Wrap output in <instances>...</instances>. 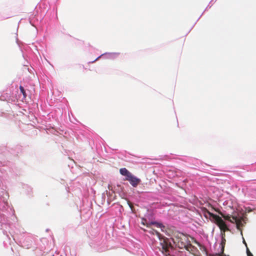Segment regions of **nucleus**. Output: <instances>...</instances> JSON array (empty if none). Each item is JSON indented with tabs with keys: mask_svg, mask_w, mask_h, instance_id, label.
Instances as JSON below:
<instances>
[{
	"mask_svg": "<svg viewBox=\"0 0 256 256\" xmlns=\"http://www.w3.org/2000/svg\"><path fill=\"white\" fill-rule=\"evenodd\" d=\"M174 242L180 248H185L187 250L192 246L188 236L183 233L178 232L173 238Z\"/></svg>",
	"mask_w": 256,
	"mask_h": 256,
	"instance_id": "f257e3e1",
	"label": "nucleus"
},
{
	"mask_svg": "<svg viewBox=\"0 0 256 256\" xmlns=\"http://www.w3.org/2000/svg\"><path fill=\"white\" fill-rule=\"evenodd\" d=\"M214 216L216 218V220L213 222L216 224L220 228V230L223 232L222 233V235L225 236V232L229 230V228L220 217L218 216Z\"/></svg>",
	"mask_w": 256,
	"mask_h": 256,
	"instance_id": "f03ea898",
	"label": "nucleus"
},
{
	"mask_svg": "<svg viewBox=\"0 0 256 256\" xmlns=\"http://www.w3.org/2000/svg\"><path fill=\"white\" fill-rule=\"evenodd\" d=\"M141 223L144 226H146L147 228H150V226H154L156 228H164V226H162V224L154 222H148L146 219L142 218V220Z\"/></svg>",
	"mask_w": 256,
	"mask_h": 256,
	"instance_id": "7ed1b4c3",
	"label": "nucleus"
},
{
	"mask_svg": "<svg viewBox=\"0 0 256 256\" xmlns=\"http://www.w3.org/2000/svg\"><path fill=\"white\" fill-rule=\"evenodd\" d=\"M125 180L130 182V184L136 187L140 182V180L134 176L132 174L128 176V178H126Z\"/></svg>",
	"mask_w": 256,
	"mask_h": 256,
	"instance_id": "20e7f679",
	"label": "nucleus"
},
{
	"mask_svg": "<svg viewBox=\"0 0 256 256\" xmlns=\"http://www.w3.org/2000/svg\"><path fill=\"white\" fill-rule=\"evenodd\" d=\"M204 216L206 218H209L211 222H213L216 220V218H214V216H216V214L210 212L206 209H205V210L204 211Z\"/></svg>",
	"mask_w": 256,
	"mask_h": 256,
	"instance_id": "39448f33",
	"label": "nucleus"
},
{
	"mask_svg": "<svg viewBox=\"0 0 256 256\" xmlns=\"http://www.w3.org/2000/svg\"><path fill=\"white\" fill-rule=\"evenodd\" d=\"M120 174L122 176H126V178H128L132 174L126 168H122L120 170Z\"/></svg>",
	"mask_w": 256,
	"mask_h": 256,
	"instance_id": "423d86ee",
	"label": "nucleus"
},
{
	"mask_svg": "<svg viewBox=\"0 0 256 256\" xmlns=\"http://www.w3.org/2000/svg\"><path fill=\"white\" fill-rule=\"evenodd\" d=\"M225 236L222 235V242L220 243V245L222 246V252L221 253L224 254V246L226 244V240L224 238Z\"/></svg>",
	"mask_w": 256,
	"mask_h": 256,
	"instance_id": "0eeeda50",
	"label": "nucleus"
},
{
	"mask_svg": "<svg viewBox=\"0 0 256 256\" xmlns=\"http://www.w3.org/2000/svg\"><path fill=\"white\" fill-rule=\"evenodd\" d=\"M218 212L226 220H228L230 222H234L230 219L231 216L230 215H229V214L225 215L221 212Z\"/></svg>",
	"mask_w": 256,
	"mask_h": 256,
	"instance_id": "6e6552de",
	"label": "nucleus"
},
{
	"mask_svg": "<svg viewBox=\"0 0 256 256\" xmlns=\"http://www.w3.org/2000/svg\"><path fill=\"white\" fill-rule=\"evenodd\" d=\"M231 218H232V221H234L236 224V228L238 229V230H240V221L237 218L236 216H231Z\"/></svg>",
	"mask_w": 256,
	"mask_h": 256,
	"instance_id": "1a4fd4ad",
	"label": "nucleus"
},
{
	"mask_svg": "<svg viewBox=\"0 0 256 256\" xmlns=\"http://www.w3.org/2000/svg\"><path fill=\"white\" fill-rule=\"evenodd\" d=\"M20 89L21 93L23 94L24 98H26V94L24 87L22 86H20Z\"/></svg>",
	"mask_w": 256,
	"mask_h": 256,
	"instance_id": "9d476101",
	"label": "nucleus"
},
{
	"mask_svg": "<svg viewBox=\"0 0 256 256\" xmlns=\"http://www.w3.org/2000/svg\"><path fill=\"white\" fill-rule=\"evenodd\" d=\"M246 254L248 256H253L252 254L250 252L248 248H246Z\"/></svg>",
	"mask_w": 256,
	"mask_h": 256,
	"instance_id": "9b49d317",
	"label": "nucleus"
},
{
	"mask_svg": "<svg viewBox=\"0 0 256 256\" xmlns=\"http://www.w3.org/2000/svg\"><path fill=\"white\" fill-rule=\"evenodd\" d=\"M198 246H200L202 247V248H200V249H201V250H204V252H206V248H205V247H204V246H200V244L199 243H198Z\"/></svg>",
	"mask_w": 256,
	"mask_h": 256,
	"instance_id": "f8f14e48",
	"label": "nucleus"
},
{
	"mask_svg": "<svg viewBox=\"0 0 256 256\" xmlns=\"http://www.w3.org/2000/svg\"><path fill=\"white\" fill-rule=\"evenodd\" d=\"M243 243L246 245V246L247 247V244L244 240V239L243 238Z\"/></svg>",
	"mask_w": 256,
	"mask_h": 256,
	"instance_id": "ddd939ff",
	"label": "nucleus"
},
{
	"mask_svg": "<svg viewBox=\"0 0 256 256\" xmlns=\"http://www.w3.org/2000/svg\"><path fill=\"white\" fill-rule=\"evenodd\" d=\"M242 236V231L241 230V232H240Z\"/></svg>",
	"mask_w": 256,
	"mask_h": 256,
	"instance_id": "4468645a",
	"label": "nucleus"
},
{
	"mask_svg": "<svg viewBox=\"0 0 256 256\" xmlns=\"http://www.w3.org/2000/svg\"><path fill=\"white\" fill-rule=\"evenodd\" d=\"M220 256V255H218V256Z\"/></svg>",
	"mask_w": 256,
	"mask_h": 256,
	"instance_id": "2eb2a0df",
	"label": "nucleus"
}]
</instances>
